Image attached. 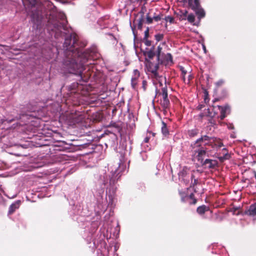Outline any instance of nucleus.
I'll return each mask as SVG.
<instances>
[{
    "mask_svg": "<svg viewBox=\"0 0 256 256\" xmlns=\"http://www.w3.org/2000/svg\"><path fill=\"white\" fill-rule=\"evenodd\" d=\"M41 130H42L43 132H44L45 130H52V129H49V128H48V129H41Z\"/></svg>",
    "mask_w": 256,
    "mask_h": 256,
    "instance_id": "obj_48",
    "label": "nucleus"
},
{
    "mask_svg": "<svg viewBox=\"0 0 256 256\" xmlns=\"http://www.w3.org/2000/svg\"><path fill=\"white\" fill-rule=\"evenodd\" d=\"M192 76L190 75H189L187 82H187L188 84L189 83V82H190V80L192 79Z\"/></svg>",
    "mask_w": 256,
    "mask_h": 256,
    "instance_id": "obj_44",
    "label": "nucleus"
},
{
    "mask_svg": "<svg viewBox=\"0 0 256 256\" xmlns=\"http://www.w3.org/2000/svg\"><path fill=\"white\" fill-rule=\"evenodd\" d=\"M66 22V16L63 13L56 12L54 14H50L48 20L49 27H50V25L53 26V28L52 30L55 32L56 34H57L58 31L60 30L62 28L65 29Z\"/></svg>",
    "mask_w": 256,
    "mask_h": 256,
    "instance_id": "obj_2",
    "label": "nucleus"
},
{
    "mask_svg": "<svg viewBox=\"0 0 256 256\" xmlns=\"http://www.w3.org/2000/svg\"><path fill=\"white\" fill-rule=\"evenodd\" d=\"M147 56L150 58H152L154 56V53L152 51L150 50L148 52Z\"/></svg>",
    "mask_w": 256,
    "mask_h": 256,
    "instance_id": "obj_31",
    "label": "nucleus"
},
{
    "mask_svg": "<svg viewBox=\"0 0 256 256\" xmlns=\"http://www.w3.org/2000/svg\"><path fill=\"white\" fill-rule=\"evenodd\" d=\"M151 134L152 135V136H154L156 135V133L153 132L150 130H148L146 136L144 139V142H145L147 143L149 142Z\"/></svg>",
    "mask_w": 256,
    "mask_h": 256,
    "instance_id": "obj_23",
    "label": "nucleus"
},
{
    "mask_svg": "<svg viewBox=\"0 0 256 256\" xmlns=\"http://www.w3.org/2000/svg\"><path fill=\"white\" fill-rule=\"evenodd\" d=\"M217 107L220 112L221 119L224 118L226 117V114L230 112V107L228 106H226L223 107L218 106Z\"/></svg>",
    "mask_w": 256,
    "mask_h": 256,
    "instance_id": "obj_11",
    "label": "nucleus"
},
{
    "mask_svg": "<svg viewBox=\"0 0 256 256\" xmlns=\"http://www.w3.org/2000/svg\"><path fill=\"white\" fill-rule=\"evenodd\" d=\"M180 196L181 201L182 202H186L188 200V195L187 194L182 190H179L178 192Z\"/></svg>",
    "mask_w": 256,
    "mask_h": 256,
    "instance_id": "obj_21",
    "label": "nucleus"
},
{
    "mask_svg": "<svg viewBox=\"0 0 256 256\" xmlns=\"http://www.w3.org/2000/svg\"><path fill=\"white\" fill-rule=\"evenodd\" d=\"M154 36H155L156 40L157 42H159V41L162 40V39L163 38L164 34H156Z\"/></svg>",
    "mask_w": 256,
    "mask_h": 256,
    "instance_id": "obj_27",
    "label": "nucleus"
},
{
    "mask_svg": "<svg viewBox=\"0 0 256 256\" xmlns=\"http://www.w3.org/2000/svg\"><path fill=\"white\" fill-rule=\"evenodd\" d=\"M189 4L194 10L200 8V0H189Z\"/></svg>",
    "mask_w": 256,
    "mask_h": 256,
    "instance_id": "obj_15",
    "label": "nucleus"
},
{
    "mask_svg": "<svg viewBox=\"0 0 256 256\" xmlns=\"http://www.w3.org/2000/svg\"><path fill=\"white\" fill-rule=\"evenodd\" d=\"M209 210V207L204 204L198 207L196 209V212L198 214L202 215L204 214L206 212H208Z\"/></svg>",
    "mask_w": 256,
    "mask_h": 256,
    "instance_id": "obj_17",
    "label": "nucleus"
},
{
    "mask_svg": "<svg viewBox=\"0 0 256 256\" xmlns=\"http://www.w3.org/2000/svg\"><path fill=\"white\" fill-rule=\"evenodd\" d=\"M187 14H188V12L186 10H185L184 12H183V16H184V18H182V19L184 20H186V16H187Z\"/></svg>",
    "mask_w": 256,
    "mask_h": 256,
    "instance_id": "obj_40",
    "label": "nucleus"
},
{
    "mask_svg": "<svg viewBox=\"0 0 256 256\" xmlns=\"http://www.w3.org/2000/svg\"><path fill=\"white\" fill-rule=\"evenodd\" d=\"M187 19L190 22L192 23L194 22L195 16L193 14H190L188 15Z\"/></svg>",
    "mask_w": 256,
    "mask_h": 256,
    "instance_id": "obj_25",
    "label": "nucleus"
},
{
    "mask_svg": "<svg viewBox=\"0 0 256 256\" xmlns=\"http://www.w3.org/2000/svg\"><path fill=\"white\" fill-rule=\"evenodd\" d=\"M198 180L196 179H194V182H192L190 186V188H194V186L197 184Z\"/></svg>",
    "mask_w": 256,
    "mask_h": 256,
    "instance_id": "obj_33",
    "label": "nucleus"
},
{
    "mask_svg": "<svg viewBox=\"0 0 256 256\" xmlns=\"http://www.w3.org/2000/svg\"><path fill=\"white\" fill-rule=\"evenodd\" d=\"M62 118H63V116H62L60 117V119H62Z\"/></svg>",
    "mask_w": 256,
    "mask_h": 256,
    "instance_id": "obj_55",
    "label": "nucleus"
},
{
    "mask_svg": "<svg viewBox=\"0 0 256 256\" xmlns=\"http://www.w3.org/2000/svg\"><path fill=\"white\" fill-rule=\"evenodd\" d=\"M205 145H209V144H208L206 143V144H205Z\"/></svg>",
    "mask_w": 256,
    "mask_h": 256,
    "instance_id": "obj_54",
    "label": "nucleus"
},
{
    "mask_svg": "<svg viewBox=\"0 0 256 256\" xmlns=\"http://www.w3.org/2000/svg\"><path fill=\"white\" fill-rule=\"evenodd\" d=\"M245 214L256 218V202L250 206L248 209L245 211Z\"/></svg>",
    "mask_w": 256,
    "mask_h": 256,
    "instance_id": "obj_9",
    "label": "nucleus"
},
{
    "mask_svg": "<svg viewBox=\"0 0 256 256\" xmlns=\"http://www.w3.org/2000/svg\"><path fill=\"white\" fill-rule=\"evenodd\" d=\"M181 70H182V78H183L184 82H186L185 75L186 74V72L184 70V68H181Z\"/></svg>",
    "mask_w": 256,
    "mask_h": 256,
    "instance_id": "obj_35",
    "label": "nucleus"
},
{
    "mask_svg": "<svg viewBox=\"0 0 256 256\" xmlns=\"http://www.w3.org/2000/svg\"><path fill=\"white\" fill-rule=\"evenodd\" d=\"M198 134L196 129L192 130L189 131V134L190 136H194Z\"/></svg>",
    "mask_w": 256,
    "mask_h": 256,
    "instance_id": "obj_29",
    "label": "nucleus"
},
{
    "mask_svg": "<svg viewBox=\"0 0 256 256\" xmlns=\"http://www.w3.org/2000/svg\"><path fill=\"white\" fill-rule=\"evenodd\" d=\"M146 44L148 46H149L150 45V41H148V40H147L146 42Z\"/></svg>",
    "mask_w": 256,
    "mask_h": 256,
    "instance_id": "obj_45",
    "label": "nucleus"
},
{
    "mask_svg": "<svg viewBox=\"0 0 256 256\" xmlns=\"http://www.w3.org/2000/svg\"><path fill=\"white\" fill-rule=\"evenodd\" d=\"M112 134L114 136V138H116V139L117 138V135L115 133L110 132V131H108V130L104 134H101L100 136H98V137L99 138H103L105 134Z\"/></svg>",
    "mask_w": 256,
    "mask_h": 256,
    "instance_id": "obj_24",
    "label": "nucleus"
},
{
    "mask_svg": "<svg viewBox=\"0 0 256 256\" xmlns=\"http://www.w3.org/2000/svg\"><path fill=\"white\" fill-rule=\"evenodd\" d=\"M223 156H220L218 159L221 162H223L226 160H228L230 158V156L228 154V151L226 148H224L222 149Z\"/></svg>",
    "mask_w": 256,
    "mask_h": 256,
    "instance_id": "obj_18",
    "label": "nucleus"
},
{
    "mask_svg": "<svg viewBox=\"0 0 256 256\" xmlns=\"http://www.w3.org/2000/svg\"><path fill=\"white\" fill-rule=\"evenodd\" d=\"M38 129H24L23 132L28 134V136L24 137V138H32L34 136H36V130Z\"/></svg>",
    "mask_w": 256,
    "mask_h": 256,
    "instance_id": "obj_12",
    "label": "nucleus"
},
{
    "mask_svg": "<svg viewBox=\"0 0 256 256\" xmlns=\"http://www.w3.org/2000/svg\"><path fill=\"white\" fill-rule=\"evenodd\" d=\"M188 172V169L187 167L184 166L182 168V169L179 172L178 176L180 178H185Z\"/></svg>",
    "mask_w": 256,
    "mask_h": 256,
    "instance_id": "obj_19",
    "label": "nucleus"
},
{
    "mask_svg": "<svg viewBox=\"0 0 256 256\" xmlns=\"http://www.w3.org/2000/svg\"><path fill=\"white\" fill-rule=\"evenodd\" d=\"M202 166L206 168H214L218 164V162L216 160L211 159H206L202 163Z\"/></svg>",
    "mask_w": 256,
    "mask_h": 256,
    "instance_id": "obj_7",
    "label": "nucleus"
},
{
    "mask_svg": "<svg viewBox=\"0 0 256 256\" xmlns=\"http://www.w3.org/2000/svg\"><path fill=\"white\" fill-rule=\"evenodd\" d=\"M208 116L210 117H213L216 114V112H214V114L212 112H210V110L209 108L208 109Z\"/></svg>",
    "mask_w": 256,
    "mask_h": 256,
    "instance_id": "obj_37",
    "label": "nucleus"
},
{
    "mask_svg": "<svg viewBox=\"0 0 256 256\" xmlns=\"http://www.w3.org/2000/svg\"><path fill=\"white\" fill-rule=\"evenodd\" d=\"M209 139H210L209 136H202L200 138L197 140L195 142L194 144H192V146L194 148H196V147L199 148L200 146V142H202L204 140H208Z\"/></svg>",
    "mask_w": 256,
    "mask_h": 256,
    "instance_id": "obj_16",
    "label": "nucleus"
},
{
    "mask_svg": "<svg viewBox=\"0 0 256 256\" xmlns=\"http://www.w3.org/2000/svg\"><path fill=\"white\" fill-rule=\"evenodd\" d=\"M140 76V74L139 71L137 70H134L133 72V75L131 79V84L133 88H136Z\"/></svg>",
    "mask_w": 256,
    "mask_h": 256,
    "instance_id": "obj_8",
    "label": "nucleus"
},
{
    "mask_svg": "<svg viewBox=\"0 0 256 256\" xmlns=\"http://www.w3.org/2000/svg\"><path fill=\"white\" fill-rule=\"evenodd\" d=\"M162 134L165 136H166L168 135L169 134L168 129H162Z\"/></svg>",
    "mask_w": 256,
    "mask_h": 256,
    "instance_id": "obj_34",
    "label": "nucleus"
},
{
    "mask_svg": "<svg viewBox=\"0 0 256 256\" xmlns=\"http://www.w3.org/2000/svg\"><path fill=\"white\" fill-rule=\"evenodd\" d=\"M165 58L168 63L169 62H172V56L170 53H168L166 55Z\"/></svg>",
    "mask_w": 256,
    "mask_h": 256,
    "instance_id": "obj_28",
    "label": "nucleus"
},
{
    "mask_svg": "<svg viewBox=\"0 0 256 256\" xmlns=\"http://www.w3.org/2000/svg\"><path fill=\"white\" fill-rule=\"evenodd\" d=\"M77 39L75 34H72L70 36H68L65 39L64 47L66 48V50L72 53V56L73 57L74 54L76 52H77L78 54L79 53Z\"/></svg>",
    "mask_w": 256,
    "mask_h": 256,
    "instance_id": "obj_3",
    "label": "nucleus"
},
{
    "mask_svg": "<svg viewBox=\"0 0 256 256\" xmlns=\"http://www.w3.org/2000/svg\"><path fill=\"white\" fill-rule=\"evenodd\" d=\"M165 20L166 22H169L170 23H172L174 22L173 18L170 16L166 17Z\"/></svg>",
    "mask_w": 256,
    "mask_h": 256,
    "instance_id": "obj_30",
    "label": "nucleus"
},
{
    "mask_svg": "<svg viewBox=\"0 0 256 256\" xmlns=\"http://www.w3.org/2000/svg\"><path fill=\"white\" fill-rule=\"evenodd\" d=\"M142 86L144 88V90H146V82L145 80H144L142 82Z\"/></svg>",
    "mask_w": 256,
    "mask_h": 256,
    "instance_id": "obj_43",
    "label": "nucleus"
},
{
    "mask_svg": "<svg viewBox=\"0 0 256 256\" xmlns=\"http://www.w3.org/2000/svg\"><path fill=\"white\" fill-rule=\"evenodd\" d=\"M162 124H163V126H162V128H166V124L164 122H162Z\"/></svg>",
    "mask_w": 256,
    "mask_h": 256,
    "instance_id": "obj_46",
    "label": "nucleus"
},
{
    "mask_svg": "<svg viewBox=\"0 0 256 256\" xmlns=\"http://www.w3.org/2000/svg\"><path fill=\"white\" fill-rule=\"evenodd\" d=\"M194 11L196 12V14L198 16V18H201L204 16L205 13L203 9L200 8H198L197 10H194Z\"/></svg>",
    "mask_w": 256,
    "mask_h": 256,
    "instance_id": "obj_22",
    "label": "nucleus"
},
{
    "mask_svg": "<svg viewBox=\"0 0 256 256\" xmlns=\"http://www.w3.org/2000/svg\"><path fill=\"white\" fill-rule=\"evenodd\" d=\"M204 50L206 52V48L204 47Z\"/></svg>",
    "mask_w": 256,
    "mask_h": 256,
    "instance_id": "obj_56",
    "label": "nucleus"
},
{
    "mask_svg": "<svg viewBox=\"0 0 256 256\" xmlns=\"http://www.w3.org/2000/svg\"><path fill=\"white\" fill-rule=\"evenodd\" d=\"M194 192H196V188H194Z\"/></svg>",
    "mask_w": 256,
    "mask_h": 256,
    "instance_id": "obj_52",
    "label": "nucleus"
},
{
    "mask_svg": "<svg viewBox=\"0 0 256 256\" xmlns=\"http://www.w3.org/2000/svg\"><path fill=\"white\" fill-rule=\"evenodd\" d=\"M160 94L162 96V98L160 100V104L163 108L164 114L166 115L168 112L170 101L168 98V91L166 85L164 87L162 88Z\"/></svg>",
    "mask_w": 256,
    "mask_h": 256,
    "instance_id": "obj_4",
    "label": "nucleus"
},
{
    "mask_svg": "<svg viewBox=\"0 0 256 256\" xmlns=\"http://www.w3.org/2000/svg\"><path fill=\"white\" fill-rule=\"evenodd\" d=\"M224 83V81L222 80H220L219 81H218L217 82H216V85L218 86H221L222 84Z\"/></svg>",
    "mask_w": 256,
    "mask_h": 256,
    "instance_id": "obj_41",
    "label": "nucleus"
},
{
    "mask_svg": "<svg viewBox=\"0 0 256 256\" xmlns=\"http://www.w3.org/2000/svg\"><path fill=\"white\" fill-rule=\"evenodd\" d=\"M162 50V48L160 46H158V47L157 57H158V59H160V52H161Z\"/></svg>",
    "mask_w": 256,
    "mask_h": 256,
    "instance_id": "obj_32",
    "label": "nucleus"
},
{
    "mask_svg": "<svg viewBox=\"0 0 256 256\" xmlns=\"http://www.w3.org/2000/svg\"><path fill=\"white\" fill-rule=\"evenodd\" d=\"M48 134H50V136H52V133L51 132H48Z\"/></svg>",
    "mask_w": 256,
    "mask_h": 256,
    "instance_id": "obj_53",
    "label": "nucleus"
},
{
    "mask_svg": "<svg viewBox=\"0 0 256 256\" xmlns=\"http://www.w3.org/2000/svg\"><path fill=\"white\" fill-rule=\"evenodd\" d=\"M148 34V30H147L146 32V35L147 34Z\"/></svg>",
    "mask_w": 256,
    "mask_h": 256,
    "instance_id": "obj_51",
    "label": "nucleus"
},
{
    "mask_svg": "<svg viewBox=\"0 0 256 256\" xmlns=\"http://www.w3.org/2000/svg\"><path fill=\"white\" fill-rule=\"evenodd\" d=\"M83 118L82 116L79 113L71 114L66 118V120L70 125H71L82 122Z\"/></svg>",
    "mask_w": 256,
    "mask_h": 256,
    "instance_id": "obj_5",
    "label": "nucleus"
},
{
    "mask_svg": "<svg viewBox=\"0 0 256 256\" xmlns=\"http://www.w3.org/2000/svg\"><path fill=\"white\" fill-rule=\"evenodd\" d=\"M188 200H190L189 202L190 204L194 205L197 203L198 200L195 198L194 194V193L190 194L188 196Z\"/></svg>",
    "mask_w": 256,
    "mask_h": 256,
    "instance_id": "obj_20",
    "label": "nucleus"
},
{
    "mask_svg": "<svg viewBox=\"0 0 256 256\" xmlns=\"http://www.w3.org/2000/svg\"><path fill=\"white\" fill-rule=\"evenodd\" d=\"M116 190V188L114 186H112L108 190V189L106 190V196H108L110 200H112L114 196Z\"/></svg>",
    "mask_w": 256,
    "mask_h": 256,
    "instance_id": "obj_13",
    "label": "nucleus"
},
{
    "mask_svg": "<svg viewBox=\"0 0 256 256\" xmlns=\"http://www.w3.org/2000/svg\"><path fill=\"white\" fill-rule=\"evenodd\" d=\"M153 19L156 21V22H158L159 20H160V16H154L153 18Z\"/></svg>",
    "mask_w": 256,
    "mask_h": 256,
    "instance_id": "obj_39",
    "label": "nucleus"
},
{
    "mask_svg": "<svg viewBox=\"0 0 256 256\" xmlns=\"http://www.w3.org/2000/svg\"><path fill=\"white\" fill-rule=\"evenodd\" d=\"M20 204V200H17L15 202L12 204L9 208L8 213L9 214H12L18 208Z\"/></svg>",
    "mask_w": 256,
    "mask_h": 256,
    "instance_id": "obj_14",
    "label": "nucleus"
},
{
    "mask_svg": "<svg viewBox=\"0 0 256 256\" xmlns=\"http://www.w3.org/2000/svg\"><path fill=\"white\" fill-rule=\"evenodd\" d=\"M142 22H141V20L140 21V23H139V24H138V27L139 28H141L142 27Z\"/></svg>",
    "mask_w": 256,
    "mask_h": 256,
    "instance_id": "obj_47",
    "label": "nucleus"
},
{
    "mask_svg": "<svg viewBox=\"0 0 256 256\" xmlns=\"http://www.w3.org/2000/svg\"><path fill=\"white\" fill-rule=\"evenodd\" d=\"M196 152H198L197 158L198 161L202 163L204 160V158L208 152V148H199L198 150H196Z\"/></svg>",
    "mask_w": 256,
    "mask_h": 256,
    "instance_id": "obj_6",
    "label": "nucleus"
},
{
    "mask_svg": "<svg viewBox=\"0 0 256 256\" xmlns=\"http://www.w3.org/2000/svg\"><path fill=\"white\" fill-rule=\"evenodd\" d=\"M152 20H153L152 18L147 16V17H146V22L148 24H151L152 22Z\"/></svg>",
    "mask_w": 256,
    "mask_h": 256,
    "instance_id": "obj_38",
    "label": "nucleus"
},
{
    "mask_svg": "<svg viewBox=\"0 0 256 256\" xmlns=\"http://www.w3.org/2000/svg\"><path fill=\"white\" fill-rule=\"evenodd\" d=\"M193 178L195 179L194 178V174H192V176H191V179H192V180Z\"/></svg>",
    "mask_w": 256,
    "mask_h": 256,
    "instance_id": "obj_49",
    "label": "nucleus"
},
{
    "mask_svg": "<svg viewBox=\"0 0 256 256\" xmlns=\"http://www.w3.org/2000/svg\"><path fill=\"white\" fill-rule=\"evenodd\" d=\"M152 72L156 76V68H154L151 70Z\"/></svg>",
    "mask_w": 256,
    "mask_h": 256,
    "instance_id": "obj_42",
    "label": "nucleus"
},
{
    "mask_svg": "<svg viewBox=\"0 0 256 256\" xmlns=\"http://www.w3.org/2000/svg\"><path fill=\"white\" fill-rule=\"evenodd\" d=\"M118 130V134H119L120 136L122 138V136H124V132H123V129H117Z\"/></svg>",
    "mask_w": 256,
    "mask_h": 256,
    "instance_id": "obj_36",
    "label": "nucleus"
},
{
    "mask_svg": "<svg viewBox=\"0 0 256 256\" xmlns=\"http://www.w3.org/2000/svg\"><path fill=\"white\" fill-rule=\"evenodd\" d=\"M156 80L158 82L160 86H162V82H164V84H166V80L164 78L160 76L158 78H156Z\"/></svg>",
    "mask_w": 256,
    "mask_h": 256,
    "instance_id": "obj_26",
    "label": "nucleus"
},
{
    "mask_svg": "<svg viewBox=\"0 0 256 256\" xmlns=\"http://www.w3.org/2000/svg\"><path fill=\"white\" fill-rule=\"evenodd\" d=\"M78 61H79V58L76 60L74 58L68 57L64 60L63 68L70 73L82 75L84 64L86 60H80L79 63Z\"/></svg>",
    "mask_w": 256,
    "mask_h": 256,
    "instance_id": "obj_1",
    "label": "nucleus"
},
{
    "mask_svg": "<svg viewBox=\"0 0 256 256\" xmlns=\"http://www.w3.org/2000/svg\"><path fill=\"white\" fill-rule=\"evenodd\" d=\"M210 143V145L212 148L216 149V150H218V148L224 146L222 140L220 139H217L216 138L213 140Z\"/></svg>",
    "mask_w": 256,
    "mask_h": 256,
    "instance_id": "obj_10",
    "label": "nucleus"
},
{
    "mask_svg": "<svg viewBox=\"0 0 256 256\" xmlns=\"http://www.w3.org/2000/svg\"><path fill=\"white\" fill-rule=\"evenodd\" d=\"M42 135L40 136V137H44V136H46L44 135V134H43V133H42Z\"/></svg>",
    "mask_w": 256,
    "mask_h": 256,
    "instance_id": "obj_50",
    "label": "nucleus"
}]
</instances>
